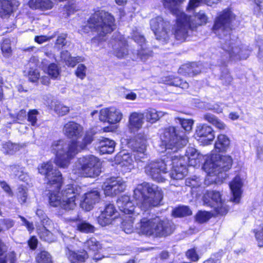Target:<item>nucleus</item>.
I'll return each mask as SVG.
<instances>
[{"mask_svg": "<svg viewBox=\"0 0 263 263\" xmlns=\"http://www.w3.org/2000/svg\"><path fill=\"white\" fill-rule=\"evenodd\" d=\"M176 123L179 124L182 128L186 132H190L192 129L194 121L192 119H186L181 118H175Z\"/></svg>", "mask_w": 263, "mask_h": 263, "instance_id": "a18cd8bd", "label": "nucleus"}, {"mask_svg": "<svg viewBox=\"0 0 263 263\" xmlns=\"http://www.w3.org/2000/svg\"><path fill=\"white\" fill-rule=\"evenodd\" d=\"M171 165V161L167 158L149 162L144 167L147 175L158 182H164L165 180V175L167 173L168 166Z\"/></svg>", "mask_w": 263, "mask_h": 263, "instance_id": "9d476101", "label": "nucleus"}, {"mask_svg": "<svg viewBox=\"0 0 263 263\" xmlns=\"http://www.w3.org/2000/svg\"><path fill=\"white\" fill-rule=\"evenodd\" d=\"M28 194L27 192V189L24 187H19L18 188V191L17 193V197L18 201L21 203H24L26 202Z\"/></svg>", "mask_w": 263, "mask_h": 263, "instance_id": "603ef678", "label": "nucleus"}, {"mask_svg": "<svg viewBox=\"0 0 263 263\" xmlns=\"http://www.w3.org/2000/svg\"><path fill=\"white\" fill-rule=\"evenodd\" d=\"M20 3L14 0H0V16L6 18L19 6Z\"/></svg>", "mask_w": 263, "mask_h": 263, "instance_id": "a878e982", "label": "nucleus"}, {"mask_svg": "<svg viewBox=\"0 0 263 263\" xmlns=\"http://www.w3.org/2000/svg\"><path fill=\"white\" fill-rule=\"evenodd\" d=\"M203 119L213 125L218 118L213 114L206 113L203 115Z\"/></svg>", "mask_w": 263, "mask_h": 263, "instance_id": "338daca9", "label": "nucleus"}, {"mask_svg": "<svg viewBox=\"0 0 263 263\" xmlns=\"http://www.w3.org/2000/svg\"><path fill=\"white\" fill-rule=\"evenodd\" d=\"M148 210L141 212L139 222L136 224L135 228L139 234L154 237H162L170 235L173 229L170 222L161 220L158 217H151Z\"/></svg>", "mask_w": 263, "mask_h": 263, "instance_id": "20e7f679", "label": "nucleus"}, {"mask_svg": "<svg viewBox=\"0 0 263 263\" xmlns=\"http://www.w3.org/2000/svg\"><path fill=\"white\" fill-rule=\"evenodd\" d=\"M117 210L114 204L109 203L105 206L104 210L98 217V221L100 225L104 227L111 223L112 220L116 217Z\"/></svg>", "mask_w": 263, "mask_h": 263, "instance_id": "4be33fe9", "label": "nucleus"}, {"mask_svg": "<svg viewBox=\"0 0 263 263\" xmlns=\"http://www.w3.org/2000/svg\"><path fill=\"white\" fill-rule=\"evenodd\" d=\"M161 146L168 153H177L188 142V139L183 132H179L174 126L165 128L160 134Z\"/></svg>", "mask_w": 263, "mask_h": 263, "instance_id": "0eeeda50", "label": "nucleus"}, {"mask_svg": "<svg viewBox=\"0 0 263 263\" xmlns=\"http://www.w3.org/2000/svg\"><path fill=\"white\" fill-rule=\"evenodd\" d=\"M40 76V72L37 69L31 68L28 72V78L30 81L32 82H36Z\"/></svg>", "mask_w": 263, "mask_h": 263, "instance_id": "680f3d73", "label": "nucleus"}, {"mask_svg": "<svg viewBox=\"0 0 263 263\" xmlns=\"http://www.w3.org/2000/svg\"><path fill=\"white\" fill-rule=\"evenodd\" d=\"M14 220L10 219H5L0 220V232L5 229L7 230L13 227L14 224Z\"/></svg>", "mask_w": 263, "mask_h": 263, "instance_id": "6e6d98bb", "label": "nucleus"}, {"mask_svg": "<svg viewBox=\"0 0 263 263\" xmlns=\"http://www.w3.org/2000/svg\"><path fill=\"white\" fill-rule=\"evenodd\" d=\"M1 49L5 56H9L11 52L10 41L9 39H5L3 41L1 45Z\"/></svg>", "mask_w": 263, "mask_h": 263, "instance_id": "bf43d9fd", "label": "nucleus"}, {"mask_svg": "<svg viewBox=\"0 0 263 263\" xmlns=\"http://www.w3.org/2000/svg\"><path fill=\"white\" fill-rule=\"evenodd\" d=\"M151 27L153 31L156 39L163 42H166L169 39L167 27L170 26V22L164 21L161 16L153 18L150 22Z\"/></svg>", "mask_w": 263, "mask_h": 263, "instance_id": "dca6fc26", "label": "nucleus"}, {"mask_svg": "<svg viewBox=\"0 0 263 263\" xmlns=\"http://www.w3.org/2000/svg\"><path fill=\"white\" fill-rule=\"evenodd\" d=\"M100 199V192L97 189H93L84 194L81 200L80 206L84 210L90 211Z\"/></svg>", "mask_w": 263, "mask_h": 263, "instance_id": "aec40b11", "label": "nucleus"}, {"mask_svg": "<svg viewBox=\"0 0 263 263\" xmlns=\"http://www.w3.org/2000/svg\"><path fill=\"white\" fill-rule=\"evenodd\" d=\"M176 16V23L173 28V33L177 40L184 41L193 28L190 25L188 16L184 12L179 13Z\"/></svg>", "mask_w": 263, "mask_h": 263, "instance_id": "f8f14e48", "label": "nucleus"}, {"mask_svg": "<svg viewBox=\"0 0 263 263\" xmlns=\"http://www.w3.org/2000/svg\"><path fill=\"white\" fill-rule=\"evenodd\" d=\"M229 186L233 195L231 198V201L235 203H238L241 198L242 186V182L240 177L236 176L229 184Z\"/></svg>", "mask_w": 263, "mask_h": 263, "instance_id": "393cba45", "label": "nucleus"}, {"mask_svg": "<svg viewBox=\"0 0 263 263\" xmlns=\"http://www.w3.org/2000/svg\"><path fill=\"white\" fill-rule=\"evenodd\" d=\"M54 5L52 0H30L28 2L30 8L40 11L50 10Z\"/></svg>", "mask_w": 263, "mask_h": 263, "instance_id": "c85d7f7f", "label": "nucleus"}, {"mask_svg": "<svg viewBox=\"0 0 263 263\" xmlns=\"http://www.w3.org/2000/svg\"><path fill=\"white\" fill-rule=\"evenodd\" d=\"M6 169L11 175L21 180H24L26 178V175L24 174V167L18 164L7 166Z\"/></svg>", "mask_w": 263, "mask_h": 263, "instance_id": "e433bc0d", "label": "nucleus"}, {"mask_svg": "<svg viewBox=\"0 0 263 263\" xmlns=\"http://www.w3.org/2000/svg\"><path fill=\"white\" fill-rule=\"evenodd\" d=\"M27 116L26 111L24 109H21L20 110L16 115V120L17 122L21 123L24 121Z\"/></svg>", "mask_w": 263, "mask_h": 263, "instance_id": "69168bd1", "label": "nucleus"}, {"mask_svg": "<svg viewBox=\"0 0 263 263\" xmlns=\"http://www.w3.org/2000/svg\"><path fill=\"white\" fill-rule=\"evenodd\" d=\"M37 170L40 174L45 176L49 186L57 189L61 187L62 183V174L54 167L52 162L48 161L39 164Z\"/></svg>", "mask_w": 263, "mask_h": 263, "instance_id": "9b49d317", "label": "nucleus"}, {"mask_svg": "<svg viewBox=\"0 0 263 263\" xmlns=\"http://www.w3.org/2000/svg\"><path fill=\"white\" fill-rule=\"evenodd\" d=\"M142 114L146 121L152 124L156 123L164 115L163 112L157 111L152 108L145 110Z\"/></svg>", "mask_w": 263, "mask_h": 263, "instance_id": "473e14b6", "label": "nucleus"}, {"mask_svg": "<svg viewBox=\"0 0 263 263\" xmlns=\"http://www.w3.org/2000/svg\"><path fill=\"white\" fill-rule=\"evenodd\" d=\"M146 143L145 136L140 134L128 143L133 149V155L137 163L144 162L148 158Z\"/></svg>", "mask_w": 263, "mask_h": 263, "instance_id": "4468645a", "label": "nucleus"}, {"mask_svg": "<svg viewBox=\"0 0 263 263\" xmlns=\"http://www.w3.org/2000/svg\"><path fill=\"white\" fill-rule=\"evenodd\" d=\"M115 54L119 58H122L127 55L128 49L126 41L120 39L113 46Z\"/></svg>", "mask_w": 263, "mask_h": 263, "instance_id": "c9c22d12", "label": "nucleus"}, {"mask_svg": "<svg viewBox=\"0 0 263 263\" xmlns=\"http://www.w3.org/2000/svg\"><path fill=\"white\" fill-rule=\"evenodd\" d=\"M133 198L136 201L137 206L132 202V206L127 204L126 209L130 210L128 214L138 216L141 212L149 210L153 206L160 204L163 198V192L157 185L147 182L138 184L134 190Z\"/></svg>", "mask_w": 263, "mask_h": 263, "instance_id": "7ed1b4c3", "label": "nucleus"}, {"mask_svg": "<svg viewBox=\"0 0 263 263\" xmlns=\"http://www.w3.org/2000/svg\"><path fill=\"white\" fill-rule=\"evenodd\" d=\"M235 20V14L230 10L225 9L218 14L213 27L215 33L221 40V48L226 52L224 58L225 61L246 59L249 56L248 50L232 46L230 31Z\"/></svg>", "mask_w": 263, "mask_h": 263, "instance_id": "f03ea898", "label": "nucleus"}, {"mask_svg": "<svg viewBox=\"0 0 263 263\" xmlns=\"http://www.w3.org/2000/svg\"><path fill=\"white\" fill-rule=\"evenodd\" d=\"M131 37L141 47L140 49L138 50V56L142 61L146 60L149 56L151 55L152 51L147 48L144 36L136 29L133 31Z\"/></svg>", "mask_w": 263, "mask_h": 263, "instance_id": "412c9836", "label": "nucleus"}, {"mask_svg": "<svg viewBox=\"0 0 263 263\" xmlns=\"http://www.w3.org/2000/svg\"><path fill=\"white\" fill-rule=\"evenodd\" d=\"M173 214L176 217H184L191 215L192 211L187 206H182L175 209L173 211Z\"/></svg>", "mask_w": 263, "mask_h": 263, "instance_id": "49530a36", "label": "nucleus"}, {"mask_svg": "<svg viewBox=\"0 0 263 263\" xmlns=\"http://www.w3.org/2000/svg\"><path fill=\"white\" fill-rule=\"evenodd\" d=\"M7 251V247L0 239V263H7L5 253Z\"/></svg>", "mask_w": 263, "mask_h": 263, "instance_id": "e2e57ef3", "label": "nucleus"}, {"mask_svg": "<svg viewBox=\"0 0 263 263\" xmlns=\"http://www.w3.org/2000/svg\"><path fill=\"white\" fill-rule=\"evenodd\" d=\"M171 159L170 160L171 165H173V168L170 174L171 178L174 180H182L187 173L185 164L178 155L172 156Z\"/></svg>", "mask_w": 263, "mask_h": 263, "instance_id": "a211bd4d", "label": "nucleus"}, {"mask_svg": "<svg viewBox=\"0 0 263 263\" xmlns=\"http://www.w3.org/2000/svg\"><path fill=\"white\" fill-rule=\"evenodd\" d=\"M133 216H126L122 222V228L127 234H130L133 231V223L135 219Z\"/></svg>", "mask_w": 263, "mask_h": 263, "instance_id": "c03bdc74", "label": "nucleus"}, {"mask_svg": "<svg viewBox=\"0 0 263 263\" xmlns=\"http://www.w3.org/2000/svg\"><path fill=\"white\" fill-rule=\"evenodd\" d=\"M196 133L197 136L199 138L198 140H201L205 144L210 143L215 138L213 129L206 124L198 126Z\"/></svg>", "mask_w": 263, "mask_h": 263, "instance_id": "b1692460", "label": "nucleus"}, {"mask_svg": "<svg viewBox=\"0 0 263 263\" xmlns=\"http://www.w3.org/2000/svg\"><path fill=\"white\" fill-rule=\"evenodd\" d=\"M36 215L39 217L43 226L41 228L37 229L38 234L41 239L48 242L53 241L54 237L47 228L58 230L57 224H54L41 209H37L36 211Z\"/></svg>", "mask_w": 263, "mask_h": 263, "instance_id": "ddd939ff", "label": "nucleus"}, {"mask_svg": "<svg viewBox=\"0 0 263 263\" xmlns=\"http://www.w3.org/2000/svg\"><path fill=\"white\" fill-rule=\"evenodd\" d=\"M36 260L37 263H52L51 255L45 251L38 254Z\"/></svg>", "mask_w": 263, "mask_h": 263, "instance_id": "09e8293b", "label": "nucleus"}, {"mask_svg": "<svg viewBox=\"0 0 263 263\" xmlns=\"http://www.w3.org/2000/svg\"><path fill=\"white\" fill-rule=\"evenodd\" d=\"M186 255L187 258L194 261H197L199 259L198 255L194 249L188 250Z\"/></svg>", "mask_w": 263, "mask_h": 263, "instance_id": "0e129e2a", "label": "nucleus"}, {"mask_svg": "<svg viewBox=\"0 0 263 263\" xmlns=\"http://www.w3.org/2000/svg\"><path fill=\"white\" fill-rule=\"evenodd\" d=\"M188 18L190 19V25L192 26L193 28L198 26L205 25L206 24L208 20V16L203 10H200L195 13L193 16H188Z\"/></svg>", "mask_w": 263, "mask_h": 263, "instance_id": "c756f323", "label": "nucleus"}, {"mask_svg": "<svg viewBox=\"0 0 263 263\" xmlns=\"http://www.w3.org/2000/svg\"><path fill=\"white\" fill-rule=\"evenodd\" d=\"M83 127L74 122H69L65 124L63 128L64 135L68 138L72 139L71 141L59 140L52 142L51 151L55 155L54 160L57 165L61 168H67L70 161L80 150L84 149L87 145L92 141V136L86 134L82 142L77 139L81 136Z\"/></svg>", "mask_w": 263, "mask_h": 263, "instance_id": "f257e3e1", "label": "nucleus"}, {"mask_svg": "<svg viewBox=\"0 0 263 263\" xmlns=\"http://www.w3.org/2000/svg\"><path fill=\"white\" fill-rule=\"evenodd\" d=\"M55 111L60 116H64L69 111L68 107L61 104H57L54 107Z\"/></svg>", "mask_w": 263, "mask_h": 263, "instance_id": "13d9d810", "label": "nucleus"}, {"mask_svg": "<svg viewBox=\"0 0 263 263\" xmlns=\"http://www.w3.org/2000/svg\"><path fill=\"white\" fill-rule=\"evenodd\" d=\"M84 246L85 248L88 250L89 252H92L94 253L98 251L101 248V244L95 237L89 238L85 242Z\"/></svg>", "mask_w": 263, "mask_h": 263, "instance_id": "79ce46f5", "label": "nucleus"}, {"mask_svg": "<svg viewBox=\"0 0 263 263\" xmlns=\"http://www.w3.org/2000/svg\"><path fill=\"white\" fill-rule=\"evenodd\" d=\"M78 220V216L74 217L73 218H67V220L68 221H77V230L81 232L89 233H93L95 230V227L84 220Z\"/></svg>", "mask_w": 263, "mask_h": 263, "instance_id": "2f4dec72", "label": "nucleus"}, {"mask_svg": "<svg viewBox=\"0 0 263 263\" xmlns=\"http://www.w3.org/2000/svg\"><path fill=\"white\" fill-rule=\"evenodd\" d=\"M201 184L199 178L194 177V178H189L185 180V185L192 188L197 187Z\"/></svg>", "mask_w": 263, "mask_h": 263, "instance_id": "4d7b16f0", "label": "nucleus"}, {"mask_svg": "<svg viewBox=\"0 0 263 263\" xmlns=\"http://www.w3.org/2000/svg\"><path fill=\"white\" fill-rule=\"evenodd\" d=\"M144 116L142 113L134 112L129 117L128 127L132 132H136L142 128L144 124Z\"/></svg>", "mask_w": 263, "mask_h": 263, "instance_id": "bb28decb", "label": "nucleus"}, {"mask_svg": "<svg viewBox=\"0 0 263 263\" xmlns=\"http://www.w3.org/2000/svg\"><path fill=\"white\" fill-rule=\"evenodd\" d=\"M203 202L205 205L213 208L221 215H224L228 210L224 206L221 194L218 191H208L203 196Z\"/></svg>", "mask_w": 263, "mask_h": 263, "instance_id": "2eb2a0df", "label": "nucleus"}, {"mask_svg": "<svg viewBox=\"0 0 263 263\" xmlns=\"http://www.w3.org/2000/svg\"><path fill=\"white\" fill-rule=\"evenodd\" d=\"M184 0H162L164 7L174 15L183 13L180 9V5Z\"/></svg>", "mask_w": 263, "mask_h": 263, "instance_id": "72a5a7b5", "label": "nucleus"}, {"mask_svg": "<svg viewBox=\"0 0 263 263\" xmlns=\"http://www.w3.org/2000/svg\"><path fill=\"white\" fill-rule=\"evenodd\" d=\"M233 160L230 156H221L212 155L210 159L207 160L203 165V168L209 177H216L213 179L215 181L217 179L224 178L226 174H223L229 170L232 165Z\"/></svg>", "mask_w": 263, "mask_h": 263, "instance_id": "6e6552de", "label": "nucleus"}, {"mask_svg": "<svg viewBox=\"0 0 263 263\" xmlns=\"http://www.w3.org/2000/svg\"><path fill=\"white\" fill-rule=\"evenodd\" d=\"M82 193L81 187L68 184L61 192L50 191L49 203L53 207H59L67 211L73 210L77 206L76 197Z\"/></svg>", "mask_w": 263, "mask_h": 263, "instance_id": "423d86ee", "label": "nucleus"}, {"mask_svg": "<svg viewBox=\"0 0 263 263\" xmlns=\"http://www.w3.org/2000/svg\"><path fill=\"white\" fill-rule=\"evenodd\" d=\"M132 206V201L130 197L127 195H123L120 197L117 200V204L119 210L125 214H128L130 210L126 209L127 204Z\"/></svg>", "mask_w": 263, "mask_h": 263, "instance_id": "ea45409f", "label": "nucleus"}, {"mask_svg": "<svg viewBox=\"0 0 263 263\" xmlns=\"http://www.w3.org/2000/svg\"><path fill=\"white\" fill-rule=\"evenodd\" d=\"M39 111L36 109H30L27 113V121L30 123L31 126L37 127V118Z\"/></svg>", "mask_w": 263, "mask_h": 263, "instance_id": "de8ad7c7", "label": "nucleus"}, {"mask_svg": "<svg viewBox=\"0 0 263 263\" xmlns=\"http://www.w3.org/2000/svg\"><path fill=\"white\" fill-rule=\"evenodd\" d=\"M211 217L209 213L205 211H200L196 215V220L199 223L207 221Z\"/></svg>", "mask_w": 263, "mask_h": 263, "instance_id": "5fc2aeb1", "label": "nucleus"}, {"mask_svg": "<svg viewBox=\"0 0 263 263\" xmlns=\"http://www.w3.org/2000/svg\"><path fill=\"white\" fill-rule=\"evenodd\" d=\"M46 62L47 61L45 60H44L42 61V68L44 69V70H46L48 75L52 78H57L60 74V71L58 66L57 64L52 63L48 65V66L46 68L45 66L47 65Z\"/></svg>", "mask_w": 263, "mask_h": 263, "instance_id": "a19ab883", "label": "nucleus"}, {"mask_svg": "<svg viewBox=\"0 0 263 263\" xmlns=\"http://www.w3.org/2000/svg\"><path fill=\"white\" fill-rule=\"evenodd\" d=\"M254 232L258 247H263V224H260L257 229L254 230Z\"/></svg>", "mask_w": 263, "mask_h": 263, "instance_id": "3c124183", "label": "nucleus"}, {"mask_svg": "<svg viewBox=\"0 0 263 263\" xmlns=\"http://www.w3.org/2000/svg\"><path fill=\"white\" fill-rule=\"evenodd\" d=\"M133 160L129 154H123L122 156L120 165L127 167V170H130L133 168Z\"/></svg>", "mask_w": 263, "mask_h": 263, "instance_id": "8fccbe9b", "label": "nucleus"}, {"mask_svg": "<svg viewBox=\"0 0 263 263\" xmlns=\"http://www.w3.org/2000/svg\"><path fill=\"white\" fill-rule=\"evenodd\" d=\"M86 67L84 64H81L78 66L75 73L78 78L82 80L86 76Z\"/></svg>", "mask_w": 263, "mask_h": 263, "instance_id": "052dcab7", "label": "nucleus"}, {"mask_svg": "<svg viewBox=\"0 0 263 263\" xmlns=\"http://www.w3.org/2000/svg\"><path fill=\"white\" fill-rule=\"evenodd\" d=\"M101 165L100 160L96 156L86 155L78 159L73 172L80 176L95 178L101 172Z\"/></svg>", "mask_w": 263, "mask_h": 263, "instance_id": "1a4fd4ad", "label": "nucleus"}, {"mask_svg": "<svg viewBox=\"0 0 263 263\" xmlns=\"http://www.w3.org/2000/svg\"><path fill=\"white\" fill-rule=\"evenodd\" d=\"M61 58L66 65L70 67H74L77 63L82 61L81 57H72L68 51H63L61 53Z\"/></svg>", "mask_w": 263, "mask_h": 263, "instance_id": "4c0bfd02", "label": "nucleus"}, {"mask_svg": "<svg viewBox=\"0 0 263 263\" xmlns=\"http://www.w3.org/2000/svg\"><path fill=\"white\" fill-rule=\"evenodd\" d=\"M168 84L172 86L179 87L182 89H187L189 87V84L186 81H183L178 78H175L171 80Z\"/></svg>", "mask_w": 263, "mask_h": 263, "instance_id": "864d4df0", "label": "nucleus"}, {"mask_svg": "<svg viewBox=\"0 0 263 263\" xmlns=\"http://www.w3.org/2000/svg\"><path fill=\"white\" fill-rule=\"evenodd\" d=\"M178 156L179 158H182V162L184 163L186 159L188 161L189 165L194 167L199 166L203 157L196 149L192 147L187 148L184 157H180V155Z\"/></svg>", "mask_w": 263, "mask_h": 263, "instance_id": "5701e85b", "label": "nucleus"}, {"mask_svg": "<svg viewBox=\"0 0 263 263\" xmlns=\"http://www.w3.org/2000/svg\"><path fill=\"white\" fill-rule=\"evenodd\" d=\"M126 187V182L121 177H117L106 179L103 189L105 195L114 196L124 192Z\"/></svg>", "mask_w": 263, "mask_h": 263, "instance_id": "f3484780", "label": "nucleus"}, {"mask_svg": "<svg viewBox=\"0 0 263 263\" xmlns=\"http://www.w3.org/2000/svg\"><path fill=\"white\" fill-rule=\"evenodd\" d=\"M230 145V140L228 136L225 135H219L215 143V151L218 152L227 151Z\"/></svg>", "mask_w": 263, "mask_h": 263, "instance_id": "f704fd0d", "label": "nucleus"}, {"mask_svg": "<svg viewBox=\"0 0 263 263\" xmlns=\"http://www.w3.org/2000/svg\"><path fill=\"white\" fill-rule=\"evenodd\" d=\"M122 118L121 110L114 107L103 108L100 111L99 119L101 121L114 124L120 122Z\"/></svg>", "mask_w": 263, "mask_h": 263, "instance_id": "6ab92c4d", "label": "nucleus"}, {"mask_svg": "<svg viewBox=\"0 0 263 263\" xmlns=\"http://www.w3.org/2000/svg\"><path fill=\"white\" fill-rule=\"evenodd\" d=\"M54 36H48L46 35H40L36 36L35 37L34 40L36 42L39 44H42L46 41H49L51 39L53 38Z\"/></svg>", "mask_w": 263, "mask_h": 263, "instance_id": "774afa93", "label": "nucleus"}, {"mask_svg": "<svg viewBox=\"0 0 263 263\" xmlns=\"http://www.w3.org/2000/svg\"><path fill=\"white\" fill-rule=\"evenodd\" d=\"M21 147L19 144L9 141L3 144L2 151L6 154L13 155L19 151Z\"/></svg>", "mask_w": 263, "mask_h": 263, "instance_id": "37998d69", "label": "nucleus"}, {"mask_svg": "<svg viewBox=\"0 0 263 263\" xmlns=\"http://www.w3.org/2000/svg\"><path fill=\"white\" fill-rule=\"evenodd\" d=\"M115 142L108 138H102L100 140L98 148L102 154H111L114 152Z\"/></svg>", "mask_w": 263, "mask_h": 263, "instance_id": "7c9ffc66", "label": "nucleus"}, {"mask_svg": "<svg viewBox=\"0 0 263 263\" xmlns=\"http://www.w3.org/2000/svg\"><path fill=\"white\" fill-rule=\"evenodd\" d=\"M115 28L114 17L108 12L98 10L91 15L87 24L82 29L83 32H88L90 30L96 32L97 36L92 40V43H96L97 41H105L106 35Z\"/></svg>", "mask_w": 263, "mask_h": 263, "instance_id": "39448f33", "label": "nucleus"}, {"mask_svg": "<svg viewBox=\"0 0 263 263\" xmlns=\"http://www.w3.org/2000/svg\"><path fill=\"white\" fill-rule=\"evenodd\" d=\"M73 247L70 246L67 247L66 254L71 263H82L88 258V254L85 251L76 252L72 250Z\"/></svg>", "mask_w": 263, "mask_h": 263, "instance_id": "cd10ccee", "label": "nucleus"}, {"mask_svg": "<svg viewBox=\"0 0 263 263\" xmlns=\"http://www.w3.org/2000/svg\"><path fill=\"white\" fill-rule=\"evenodd\" d=\"M182 70L184 71L185 74L190 76H194L200 72L201 68L196 63H193L183 65L179 69L180 72Z\"/></svg>", "mask_w": 263, "mask_h": 263, "instance_id": "58836bf2", "label": "nucleus"}]
</instances>
